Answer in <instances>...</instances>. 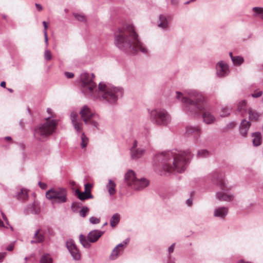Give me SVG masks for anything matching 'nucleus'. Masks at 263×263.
Wrapping results in <instances>:
<instances>
[{
	"label": "nucleus",
	"mask_w": 263,
	"mask_h": 263,
	"mask_svg": "<svg viewBox=\"0 0 263 263\" xmlns=\"http://www.w3.org/2000/svg\"><path fill=\"white\" fill-rule=\"evenodd\" d=\"M95 75L83 72L80 75L82 91L85 95L96 98H102L110 104H115L119 97L123 95V89L121 87H114L108 83L100 82L98 88L93 82Z\"/></svg>",
	"instance_id": "1"
},
{
	"label": "nucleus",
	"mask_w": 263,
	"mask_h": 263,
	"mask_svg": "<svg viewBox=\"0 0 263 263\" xmlns=\"http://www.w3.org/2000/svg\"><path fill=\"white\" fill-rule=\"evenodd\" d=\"M176 93V98L183 103V109L188 115L195 116L202 113L203 121L207 124L215 121L216 118L201 93L193 89L185 90L184 95L179 91Z\"/></svg>",
	"instance_id": "2"
},
{
	"label": "nucleus",
	"mask_w": 263,
	"mask_h": 263,
	"mask_svg": "<svg viewBox=\"0 0 263 263\" xmlns=\"http://www.w3.org/2000/svg\"><path fill=\"white\" fill-rule=\"evenodd\" d=\"M193 156L189 149H175L157 154L155 157V160L159 162L160 168L158 173L161 175H165L174 172L182 173L185 169V164Z\"/></svg>",
	"instance_id": "3"
},
{
	"label": "nucleus",
	"mask_w": 263,
	"mask_h": 263,
	"mask_svg": "<svg viewBox=\"0 0 263 263\" xmlns=\"http://www.w3.org/2000/svg\"><path fill=\"white\" fill-rule=\"evenodd\" d=\"M114 36L115 45L123 52L133 55L136 54L138 51L144 54L148 53L147 49L139 39L132 25L118 29L114 32Z\"/></svg>",
	"instance_id": "4"
},
{
	"label": "nucleus",
	"mask_w": 263,
	"mask_h": 263,
	"mask_svg": "<svg viewBox=\"0 0 263 263\" xmlns=\"http://www.w3.org/2000/svg\"><path fill=\"white\" fill-rule=\"evenodd\" d=\"M211 180L215 184L218 185L221 190L216 193V198L220 201L230 202L233 200L234 195L228 192L229 189L226 187L222 173L214 172L211 175Z\"/></svg>",
	"instance_id": "5"
},
{
	"label": "nucleus",
	"mask_w": 263,
	"mask_h": 263,
	"mask_svg": "<svg viewBox=\"0 0 263 263\" xmlns=\"http://www.w3.org/2000/svg\"><path fill=\"white\" fill-rule=\"evenodd\" d=\"M58 121L47 120L45 123L38 125L34 129V136L36 139L43 141L56 130Z\"/></svg>",
	"instance_id": "6"
},
{
	"label": "nucleus",
	"mask_w": 263,
	"mask_h": 263,
	"mask_svg": "<svg viewBox=\"0 0 263 263\" xmlns=\"http://www.w3.org/2000/svg\"><path fill=\"white\" fill-rule=\"evenodd\" d=\"M149 119L152 123L158 126H167L172 120L171 116L164 109L157 108L148 109Z\"/></svg>",
	"instance_id": "7"
},
{
	"label": "nucleus",
	"mask_w": 263,
	"mask_h": 263,
	"mask_svg": "<svg viewBox=\"0 0 263 263\" xmlns=\"http://www.w3.org/2000/svg\"><path fill=\"white\" fill-rule=\"evenodd\" d=\"M124 182L127 185L135 190H141L149 184V181L145 178L138 179L133 170H129L124 176Z\"/></svg>",
	"instance_id": "8"
},
{
	"label": "nucleus",
	"mask_w": 263,
	"mask_h": 263,
	"mask_svg": "<svg viewBox=\"0 0 263 263\" xmlns=\"http://www.w3.org/2000/svg\"><path fill=\"white\" fill-rule=\"evenodd\" d=\"M46 197L53 203H62L67 201V191L64 188H52L46 192Z\"/></svg>",
	"instance_id": "9"
},
{
	"label": "nucleus",
	"mask_w": 263,
	"mask_h": 263,
	"mask_svg": "<svg viewBox=\"0 0 263 263\" xmlns=\"http://www.w3.org/2000/svg\"><path fill=\"white\" fill-rule=\"evenodd\" d=\"M66 247L74 260H79L81 259V253L79 250L72 240L70 239L67 241Z\"/></svg>",
	"instance_id": "10"
},
{
	"label": "nucleus",
	"mask_w": 263,
	"mask_h": 263,
	"mask_svg": "<svg viewBox=\"0 0 263 263\" xmlns=\"http://www.w3.org/2000/svg\"><path fill=\"white\" fill-rule=\"evenodd\" d=\"M129 239L128 238L122 242L118 244L112 250L110 255L109 258L111 260L117 259L123 252L125 246L128 243Z\"/></svg>",
	"instance_id": "11"
},
{
	"label": "nucleus",
	"mask_w": 263,
	"mask_h": 263,
	"mask_svg": "<svg viewBox=\"0 0 263 263\" xmlns=\"http://www.w3.org/2000/svg\"><path fill=\"white\" fill-rule=\"evenodd\" d=\"M145 149L142 147H138L137 140H134L130 148L131 157L133 159L137 160L141 158L144 154Z\"/></svg>",
	"instance_id": "12"
},
{
	"label": "nucleus",
	"mask_w": 263,
	"mask_h": 263,
	"mask_svg": "<svg viewBox=\"0 0 263 263\" xmlns=\"http://www.w3.org/2000/svg\"><path fill=\"white\" fill-rule=\"evenodd\" d=\"M171 17L166 14H160L159 16V23L158 27L163 30H167L170 25V19Z\"/></svg>",
	"instance_id": "13"
},
{
	"label": "nucleus",
	"mask_w": 263,
	"mask_h": 263,
	"mask_svg": "<svg viewBox=\"0 0 263 263\" xmlns=\"http://www.w3.org/2000/svg\"><path fill=\"white\" fill-rule=\"evenodd\" d=\"M80 114L85 124H87L93 116V114L90 108L87 106H83L80 111Z\"/></svg>",
	"instance_id": "14"
},
{
	"label": "nucleus",
	"mask_w": 263,
	"mask_h": 263,
	"mask_svg": "<svg viewBox=\"0 0 263 263\" xmlns=\"http://www.w3.org/2000/svg\"><path fill=\"white\" fill-rule=\"evenodd\" d=\"M201 132L199 126H187L186 127L185 134L187 136L192 135L195 139H198Z\"/></svg>",
	"instance_id": "15"
},
{
	"label": "nucleus",
	"mask_w": 263,
	"mask_h": 263,
	"mask_svg": "<svg viewBox=\"0 0 263 263\" xmlns=\"http://www.w3.org/2000/svg\"><path fill=\"white\" fill-rule=\"evenodd\" d=\"M228 208L226 206H219L215 208L214 210L213 215L214 217L223 219L224 218L228 213Z\"/></svg>",
	"instance_id": "16"
},
{
	"label": "nucleus",
	"mask_w": 263,
	"mask_h": 263,
	"mask_svg": "<svg viewBox=\"0 0 263 263\" xmlns=\"http://www.w3.org/2000/svg\"><path fill=\"white\" fill-rule=\"evenodd\" d=\"M104 233V231L98 230L91 231L87 235V239L90 242H95L101 237Z\"/></svg>",
	"instance_id": "17"
},
{
	"label": "nucleus",
	"mask_w": 263,
	"mask_h": 263,
	"mask_svg": "<svg viewBox=\"0 0 263 263\" xmlns=\"http://www.w3.org/2000/svg\"><path fill=\"white\" fill-rule=\"evenodd\" d=\"M250 126V122L247 121L246 119L242 120L239 128V133L241 136L243 137H247Z\"/></svg>",
	"instance_id": "18"
},
{
	"label": "nucleus",
	"mask_w": 263,
	"mask_h": 263,
	"mask_svg": "<svg viewBox=\"0 0 263 263\" xmlns=\"http://www.w3.org/2000/svg\"><path fill=\"white\" fill-rule=\"evenodd\" d=\"M27 212H30L34 214H39L41 210L39 203L34 201L31 204L29 205L26 208Z\"/></svg>",
	"instance_id": "19"
},
{
	"label": "nucleus",
	"mask_w": 263,
	"mask_h": 263,
	"mask_svg": "<svg viewBox=\"0 0 263 263\" xmlns=\"http://www.w3.org/2000/svg\"><path fill=\"white\" fill-rule=\"evenodd\" d=\"M76 194L81 200L92 199L93 198L90 192L84 191L83 192H81L79 190H77L76 191Z\"/></svg>",
	"instance_id": "20"
},
{
	"label": "nucleus",
	"mask_w": 263,
	"mask_h": 263,
	"mask_svg": "<svg viewBox=\"0 0 263 263\" xmlns=\"http://www.w3.org/2000/svg\"><path fill=\"white\" fill-rule=\"evenodd\" d=\"M33 238L34 240L31 241V243H41L44 241L45 236L44 234L40 233V229H38L35 231L34 234Z\"/></svg>",
	"instance_id": "21"
},
{
	"label": "nucleus",
	"mask_w": 263,
	"mask_h": 263,
	"mask_svg": "<svg viewBox=\"0 0 263 263\" xmlns=\"http://www.w3.org/2000/svg\"><path fill=\"white\" fill-rule=\"evenodd\" d=\"M230 71L229 67H216V75L219 78L227 76Z\"/></svg>",
	"instance_id": "22"
},
{
	"label": "nucleus",
	"mask_w": 263,
	"mask_h": 263,
	"mask_svg": "<svg viewBox=\"0 0 263 263\" xmlns=\"http://www.w3.org/2000/svg\"><path fill=\"white\" fill-rule=\"evenodd\" d=\"M252 142L254 146H258L260 145L261 142V136L259 132H255L252 134Z\"/></svg>",
	"instance_id": "23"
},
{
	"label": "nucleus",
	"mask_w": 263,
	"mask_h": 263,
	"mask_svg": "<svg viewBox=\"0 0 263 263\" xmlns=\"http://www.w3.org/2000/svg\"><path fill=\"white\" fill-rule=\"evenodd\" d=\"M246 105L247 103L245 100L240 102L238 104L237 110L241 113L242 116H244L247 111Z\"/></svg>",
	"instance_id": "24"
},
{
	"label": "nucleus",
	"mask_w": 263,
	"mask_h": 263,
	"mask_svg": "<svg viewBox=\"0 0 263 263\" xmlns=\"http://www.w3.org/2000/svg\"><path fill=\"white\" fill-rule=\"evenodd\" d=\"M116 183L111 180H108V183L106 185V188L108 190V193L110 195H114L116 193Z\"/></svg>",
	"instance_id": "25"
},
{
	"label": "nucleus",
	"mask_w": 263,
	"mask_h": 263,
	"mask_svg": "<svg viewBox=\"0 0 263 263\" xmlns=\"http://www.w3.org/2000/svg\"><path fill=\"white\" fill-rule=\"evenodd\" d=\"M249 114V118L251 120L257 121L260 115L258 113L256 110L249 108L248 111Z\"/></svg>",
	"instance_id": "26"
},
{
	"label": "nucleus",
	"mask_w": 263,
	"mask_h": 263,
	"mask_svg": "<svg viewBox=\"0 0 263 263\" xmlns=\"http://www.w3.org/2000/svg\"><path fill=\"white\" fill-rule=\"evenodd\" d=\"M79 240L81 245L85 248H89L90 247V242L87 239L86 236L81 234L79 235Z\"/></svg>",
	"instance_id": "27"
},
{
	"label": "nucleus",
	"mask_w": 263,
	"mask_h": 263,
	"mask_svg": "<svg viewBox=\"0 0 263 263\" xmlns=\"http://www.w3.org/2000/svg\"><path fill=\"white\" fill-rule=\"evenodd\" d=\"M120 219V215L118 213L114 214L110 218V224L112 227H114L119 222Z\"/></svg>",
	"instance_id": "28"
},
{
	"label": "nucleus",
	"mask_w": 263,
	"mask_h": 263,
	"mask_svg": "<svg viewBox=\"0 0 263 263\" xmlns=\"http://www.w3.org/2000/svg\"><path fill=\"white\" fill-rule=\"evenodd\" d=\"M252 10L254 12V14H253V15L254 16L259 17L263 20V8L262 7H255L252 8Z\"/></svg>",
	"instance_id": "29"
},
{
	"label": "nucleus",
	"mask_w": 263,
	"mask_h": 263,
	"mask_svg": "<svg viewBox=\"0 0 263 263\" xmlns=\"http://www.w3.org/2000/svg\"><path fill=\"white\" fill-rule=\"evenodd\" d=\"M53 260L49 254H43L40 258V263H52Z\"/></svg>",
	"instance_id": "30"
},
{
	"label": "nucleus",
	"mask_w": 263,
	"mask_h": 263,
	"mask_svg": "<svg viewBox=\"0 0 263 263\" xmlns=\"http://www.w3.org/2000/svg\"><path fill=\"white\" fill-rule=\"evenodd\" d=\"M18 199L24 200L28 198V195L27 191L26 189H21L17 193Z\"/></svg>",
	"instance_id": "31"
},
{
	"label": "nucleus",
	"mask_w": 263,
	"mask_h": 263,
	"mask_svg": "<svg viewBox=\"0 0 263 263\" xmlns=\"http://www.w3.org/2000/svg\"><path fill=\"white\" fill-rule=\"evenodd\" d=\"M231 109V108L228 106L222 107L221 108V112L220 113V116L221 117H224L229 116L230 114Z\"/></svg>",
	"instance_id": "32"
},
{
	"label": "nucleus",
	"mask_w": 263,
	"mask_h": 263,
	"mask_svg": "<svg viewBox=\"0 0 263 263\" xmlns=\"http://www.w3.org/2000/svg\"><path fill=\"white\" fill-rule=\"evenodd\" d=\"M244 62L243 58L241 56H235L232 58V62L234 65H241Z\"/></svg>",
	"instance_id": "33"
},
{
	"label": "nucleus",
	"mask_w": 263,
	"mask_h": 263,
	"mask_svg": "<svg viewBox=\"0 0 263 263\" xmlns=\"http://www.w3.org/2000/svg\"><path fill=\"white\" fill-rule=\"evenodd\" d=\"M210 155L209 152L206 149H201L198 152L197 157L198 158H205Z\"/></svg>",
	"instance_id": "34"
},
{
	"label": "nucleus",
	"mask_w": 263,
	"mask_h": 263,
	"mask_svg": "<svg viewBox=\"0 0 263 263\" xmlns=\"http://www.w3.org/2000/svg\"><path fill=\"white\" fill-rule=\"evenodd\" d=\"M88 139L87 137L85 135L84 133H83L81 135V147L82 148H84L86 146L87 144Z\"/></svg>",
	"instance_id": "35"
},
{
	"label": "nucleus",
	"mask_w": 263,
	"mask_h": 263,
	"mask_svg": "<svg viewBox=\"0 0 263 263\" xmlns=\"http://www.w3.org/2000/svg\"><path fill=\"white\" fill-rule=\"evenodd\" d=\"M89 209L87 206H83L79 212L80 215L82 217H85L88 213Z\"/></svg>",
	"instance_id": "36"
},
{
	"label": "nucleus",
	"mask_w": 263,
	"mask_h": 263,
	"mask_svg": "<svg viewBox=\"0 0 263 263\" xmlns=\"http://www.w3.org/2000/svg\"><path fill=\"white\" fill-rule=\"evenodd\" d=\"M72 125H73L75 130L77 132H82V124H80L79 122H78V121L77 122H75L74 123H72Z\"/></svg>",
	"instance_id": "37"
},
{
	"label": "nucleus",
	"mask_w": 263,
	"mask_h": 263,
	"mask_svg": "<svg viewBox=\"0 0 263 263\" xmlns=\"http://www.w3.org/2000/svg\"><path fill=\"white\" fill-rule=\"evenodd\" d=\"M236 123L235 122H231L228 123L223 129L224 131L233 129L236 126Z\"/></svg>",
	"instance_id": "38"
},
{
	"label": "nucleus",
	"mask_w": 263,
	"mask_h": 263,
	"mask_svg": "<svg viewBox=\"0 0 263 263\" xmlns=\"http://www.w3.org/2000/svg\"><path fill=\"white\" fill-rule=\"evenodd\" d=\"M77 118H78L77 113L74 111H72L70 114V119H71L72 123L78 121Z\"/></svg>",
	"instance_id": "39"
},
{
	"label": "nucleus",
	"mask_w": 263,
	"mask_h": 263,
	"mask_svg": "<svg viewBox=\"0 0 263 263\" xmlns=\"http://www.w3.org/2000/svg\"><path fill=\"white\" fill-rule=\"evenodd\" d=\"M74 16L79 21L83 22L85 21V16L80 14L74 13Z\"/></svg>",
	"instance_id": "40"
},
{
	"label": "nucleus",
	"mask_w": 263,
	"mask_h": 263,
	"mask_svg": "<svg viewBox=\"0 0 263 263\" xmlns=\"http://www.w3.org/2000/svg\"><path fill=\"white\" fill-rule=\"evenodd\" d=\"M89 221L91 224H98L100 223V219L92 216L89 218Z\"/></svg>",
	"instance_id": "41"
},
{
	"label": "nucleus",
	"mask_w": 263,
	"mask_h": 263,
	"mask_svg": "<svg viewBox=\"0 0 263 263\" xmlns=\"http://www.w3.org/2000/svg\"><path fill=\"white\" fill-rule=\"evenodd\" d=\"M44 58L47 61L50 60L51 59V53L50 50H46L44 52Z\"/></svg>",
	"instance_id": "42"
},
{
	"label": "nucleus",
	"mask_w": 263,
	"mask_h": 263,
	"mask_svg": "<svg viewBox=\"0 0 263 263\" xmlns=\"http://www.w3.org/2000/svg\"><path fill=\"white\" fill-rule=\"evenodd\" d=\"M262 94V91H255L251 95L253 98H258L260 97Z\"/></svg>",
	"instance_id": "43"
},
{
	"label": "nucleus",
	"mask_w": 263,
	"mask_h": 263,
	"mask_svg": "<svg viewBox=\"0 0 263 263\" xmlns=\"http://www.w3.org/2000/svg\"><path fill=\"white\" fill-rule=\"evenodd\" d=\"M78 208H79V204L78 203H77V202L72 203L71 205V208L73 211L76 212L77 210V209H78Z\"/></svg>",
	"instance_id": "44"
},
{
	"label": "nucleus",
	"mask_w": 263,
	"mask_h": 263,
	"mask_svg": "<svg viewBox=\"0 0 263 263\" xmlns=\"http://www.w3.org/2000/svg\"><path fill=\"white\" fill-rule=\"evenodd\" d=\"M88 123H90L97 129H99V123L97 122L90 120Z\"/></svg>",
	"instance_id": "45"
},
{
	"label": "nucleus",
	"mask_w": 263,
	"mask_h": 263,
	"mask_svg": "<svg viewBox=\"0 0 263 263\" xmlns=\"http://www.w3.org/2000/svg\"><path fill=\"white\" fill-rule=\"evenodd\" d=\"M64 75L66 78L69 79L72 78L74 77V74L70 72H65Z\"/></svg>",
	"instance_id": "46"
},
{
	"label": "nucleus",
	"mask_w": 263,
	"mask_h": 263,
	"mask_svg": "<svg viewBox=\"0 0 263 263\" xmlns=\"http://www.w3.org/2000/svg\"><path fill=\"white\" fill-rule=\"evenodd\" d=\"M175 246V243H173L171 246H170L168 247V252L169 254H170L171 253H172L174 252Z\"/></svg>",
	"instance_id": "47"
},
{
	"label": "nucleus",
	"mask_w": 263,
	"mask_h": 263,
	"mask_svg": "<svg viewBox=\"0 0 263 263\" xmlns=\"http://www.w3.org/2000/svg\"><path fill=\"white\" fill-rule=\"evenodd\" d=\"M92 187V185L89 183H87L85 185V191L90 192V190Z\"/></svg>",
	"instance_id": "48"
},
{
	"label": "nucleus",
	"mask_w": 263,
	"mask_h": 263,
	"mask_svg": "<svg viewBox=\"0 0 263 263\" xmlns=\"http://www.w3.org/2000/svg\"><path fill=\"white\" fill-rule=\"evenodd\" d=\"M216 66H228V64L224 61H220L216 64Z\"/></svg>",
	"instance_id": "49"
},
{
	"label": "nucleus",
	"mask_w": 263,
	"mask_h": 263,
	"mask_svg": "<svg viewBox=\"0 0 263 263\" xmlns=\"http://www.w3.org/2000/svg\"><path fill=\"white\" fill-rule=\"evenodd\" d=\"M1 214L4 220L6 222V224L9 225L8 218H7L5 214L1 211Z\"/></svg>",
	"instance_id": "50"
},
{
	"label": "nucleus",
	"mask_w": 263,
	"mask_h": 263,
	"mask_svg": "<svg viewBox=\"0 0 263 263\" xmlns=\"http://www.w3.org/2000/svg\"><path fill=\"white\" fill-rule=\"evenodd\" d=\"M44 36L45 42L46 43V46H48V39L47 31H44Z\"/></svg>",
	"instance_id": "51"
},
{
	"label": "nucleus",
	"mask_w": 263,
	"mask_h": 263,
	"mask_svg": "<svg viewBox=\"0 0 263 263\" xmlns=\"http://www.w3.org/2000/svg\"><path fill=\"white\" fill-rule=\"evenodd\" d=\"M14 246V243H11L7 247L6 249L9 251H11L13 250Z\"/></svg>",
	"instance_id": "52"
},
{
	"label": "nucleus",
	"mask_w": 263,
	"mask_h": 263,
	"mask_svg": "<svg viewBox=\"0 0 263 263\" xmlns=\"http://www.w3.org/2000/svg\"><path fill=\"white\" fill-rule=\"evenodd\" d=\"M38 184L40 186V187L43 190H45L46 189L47 187V185L46 184L44 183H42V182L41 181H39V183H38Z\"/></svg>",
	"instance_id": "53"
},
{
	"label": "nucleus",
	"mask_w": 263,
	"mask_h": 263,
	"mask_svg": "<svg viewBox=\"0 0 263 263\" xmlns=\"http://www.w3.org/2000/svg\"><path fill=\"white\" fill-rule=\"evenodd\" d=\"M186 204L189 206H191L192 205V204H193V199L191 198H190L187 199L186 200Z\"/></svg>",
	"instance_id": "54"
},
{
	"label": "nucleus",
	"mask_w": 263,
	"mask_h": 263,
	"mask_svg": "<svg viewBox=\"0 0 263 263\" xmlns=\"http://www.w3.org/2000/svg\"><path fill=\"white\" fill-rule=\"evenodd\" d=\"M35 6L39 11H41L43 10V7L41 5L36 3Z\"/></svg>",
	"instance_id": "55"
},
{
	"label": "nucleus",
	"mask_w": 263,
	"mask_h": 263,
	"mask_svg": "<svg viewBox=\"0 0 263 263\" xmlns=\"http://www.w3.org/2000/svg\"><path fill=\"white\" fill-rule=\"evenodd\" d=\"M6 255V252L0 253V262H1L3 259V258Z\"/></svg>",
	"instance_id": "56"
},
{
	"label": "nucleus",
	"mask_w": 263,
	"mask_h": 263,
	"mask_svg": "<svg viewBox=\"0 0 263 263\" xmlns=\"http://www.w3.org/2000/svg\"><path fill=\"white\" fill-rule=\"evenodd\" d=\"M171 4L173 6H177L178 4V0H170Z\"/></svg>",
	"instance_id": "57"
},
{
	"label": "nucleus",
	"mask_w": 263,
	"mask_h": 263,
	"mask_svg": "<svg viewBox=\"0 0 263 263\" xmlns=\"http://www.w3.org/2000/svg\"><path fill=\"white\" fill-rule=\"evenodd\" d=\"M43 25L44 28V31H47V29L48 28V23L45 21H43Z\"/></svg>",
	"instance_id": "58"
},
{
	"label": "nucleus",
	"mask_w": 263,
	"mask_h": 263,
	"mask_svg": "<svg viewBox=\"0 0 263 263\" xmlns=\"http://www.w3.org/2000/svg\"><path fill=\"white\" fill-rule=\"evenodd\" d=\"M4 139L6 140L10 141H11L12 140L11 137H9V136L5 137L4 138Z\"/></svg>",
	"instance_id": "59"
},
{
	"label": "nucleus",
	"mask_w": 263,
	"mask_h": 263,
	"mask_svg": "<svg viewBox=\"0 0 263 263\" xmlns=\"http://www.w3.org/2000/svg\"><path fill=\"white\" fill-rule=\"evenodd\" d=\"M0 86L2 87H5L6 86V83L5 81H3L1 83Z\"/></svg>",
	"instance_id": "60"
},
{
	"label": "nucleus",
	"mask_w": 263,
	"mask_h": 263,
	"mask_svg": "<svg viewBox=\"0 0 263 263\" xmlns=\"http://www.w3.org/2000/svg\"><path fill=\"white\" fill-rule=\"evenodd\" d=\"M196 0H190V1H186L185 2L184 4V5H187L189 4H190L191 2H195Z\"/></svg>",
	"instance_id": "61"
},
{
	"label": "nucleus",
	"mask_w": 263,
	"mask_h": 263,
	"mask_svg": "<svg viewBox=\"0 0 263 263\" xmlns=\"http://www.w3.org/2000/svg\"><path fill=\"white\" fill-rule=\"evenodd\" d=\"M4 222L0 219V228L4 227Z\"/></svg>",
	"instance_id": "62"
},
{
	"label": "nucleus",
	"mask_w": 263,
	"mask_h": 263,
	"mask_svg": "<svg viewBox=\"0 0 263 263\" xmlns=\"http://www.w3.org/2000/svg\"><path fill=\"white\" fill-rule=\"evenodd\" d=\"M238 263H251L250 262H248V261H245V260H240L238 261Z\"/></svg>",
	"instance_id": "63"
},
{
	"label": "nucleus",
	"mask_w": 263,
	"mask_h": 263,
	"mask_svg": "<svg viewBox=\"0 0 263 263\" xmlns=\"http://www.w3.org/2000/svg\"><path fill=\"white\" fill-rule=\"evenodd\" d=\"M168 263H175L174 261L170 258Z\"/></svg>",
	"instance_id": "64"
}]
</instances>
